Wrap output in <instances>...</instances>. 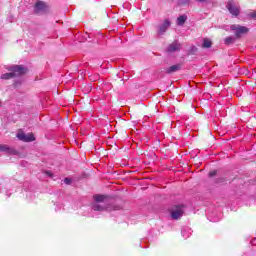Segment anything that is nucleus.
Here are the masks:
<instances>
[{
	"label": "nucleus",
	"mask_w": 256,
	"mask_h": 256,
	"mask_svg": "<svg viewBox=\"0 0 256 256\" xmlns=\"http://www.w3.org/2000/svg\"><path fill=\"white\" fill-rule=\"evenodd\" d=\"M181 235L184 237V239H189V237H191V228H183Z\"/></svg>",
	"instance_id": "16"
},
{
	"label": "nucleus",
	"mask_w": 256,
	"mask_h": 256,
	"mask_svg": "<svg viewBox=\"0 0 256 256\" xmlns=\"http://www.w3.org/2000/svg\"><path fill=\"white\" fill-rule=\"evenodd\" d=\"M94 201L95 203L92 205L93 211H119L121 209L119 205L105 203V196L103 195H95Z\"/></svg>",
	"instance_id": "1"
},
{
	"label": "nucleus",
	"mask_w": 256,
	"mask_h": 256,
	"mask_svg": "<svg viewBox=\"0 0 256 256\" xmlns=\"http://www.w3.org/2000/svg\"><path fill=\"white\" fill-rule=\"evenodd\" d=\"M35 13H39L40 11H45V3L37 2L34 7Z\"/></svg>",
	"instance_id": "14"
},
{
	"label": "nucleus",
	"mask_w": 256,
	"mask_h": 256,
	"mask_svg": "<svg viewBox=\"0 0 256 256\" xmlns=\"http://www.w3.org/2000/svg\"><path fill=\"white\" fill-rule=\"evenodd\" d=\"M45 175H47V177L53 178V173L51 171H45Z\"/></svg>",
	"instance_id": "21"
},
{
	"label": "nucleus",
	"mask_w": 256,
	"mask_h": 256,
	"mask_svg": "<svg viewBox=\"0 0 256 256\" xmlns=\"http://www.w3.org/2000/svg\"><path fill=\"white\" fill-rule=\"evenodd\" d=\"M7 71L12 72V74L15 77H21V75H25V73H27V67L23 66V65H12V66H8L6 67Z\"/></svg>",
	"instance_id": "4"
},
{
	"label": "nucleus",
	"mask_w": 256,
	"mask_h": 256,
	"mask_svg": "<svg viewBox=\"0 0 256 256\" xmlns=\"http://www.w3.org/2000/svg\"><path fill=\"white\" fill-rule=\"evenodd\" d=\"M226 9H228L229 14L233 15V17H239L241 13V6L239 5V2H235V0H228Z\"/></svg>",
	"instance_id": "3"
},
{
	"label": "nucleus",
	"mask_w": 256,
	"mask_h": 256,
	"mask_svg": "<svg viewBox=\"0 0 256 256\" xmlns=\"http://www.w3.org/2000/svg\"><path fill=\"white\" fill-rule=\"evenodd\" d=\"M169 27H171V21L168 19L164 20V22L159 25V33H166Z\"/></svg>",
	"instance_id": "12"
},
{
	"label": "nucleus",
	"mask_w": 256,
	"mask_h": 256,
	"mask_svg": "<svg viewBox=\"0 0 256 256\" xmlns=\"http://www.w3.org/2000/svg\"><path fill=\"white\" fill-rule=\"evenodd\" d=\"M250 17H252V19H256V11L250 13Z\"/></svg>",
	"instance_id": "22"
},
{
	"label": "nucleus",
	"mask_w": 256,
	"mask_h": 256,
	"mask_svg": "<svg viewBox=\"0 0 256 256\" xmlns=\"http://www.w3.org/2000/svg\"><path fill=\"white\" fill-rule=\"evenodd\" d=\"M166 51L168 53H177V51H181V44H179V42L175 41L168 45V47L166 48Z\"/></svg>",
	"instance_id": "6"
},
{
	"label": "nucleus",
	"mask_w": 256,
	"mask_h": 256,
	"mask_svg": "<svg viewBox=\"0 0 256 256\" xmlns=\"http://www.w3.org/2000/svg\"><path fill=\"white\" fill-rule=\"evenodd\" d=\"M17 137L20 141H24L25 143H31L35 139V136L33 134H25V133H19L17 134Z\"/></svg>",
	"instance_id": "7"
},
{
	"label": "nucleus",
	"mask_w": 256,
	"mask_h": 256,
	"mask_svg": "<svg viewBox=\"0 0 256 256\" xmlns=\"http://www.w3.org/2000/svg\"><path fill=\"white\" fill-rule=\"evenodd\" d=\"M213 42L209 38H203L202 47L203 49H211Z\"/></svg>",
	"instance_id": "13"
},
{
	"label": "nucleus",
	"mask_w": 256,
	"mask_h": 256,
	"mask_svg": "<svg viewBox=\"0 0 256 256\" xmlns=\"http://www.w3.org/2000/svg\"><path fill=\"white\" fill-rule=\"evenodd\" d=\"M0 105H1V102H0Z\"/></svg>",
	"instance_id": "26"
},
{
	"label": "nucleus",
	"mask_w": 256,
	"mask_h": 256,
	"mask_svg": "<svg viewBox=\"0 0 256 256\" xmlns=\"http://www.w3.org/2000/svg\"><path fill=\"white\" fill-rule=\"evenodd\" d=\"M187 206L185 204H176L173 205L170 208V216L174 221H179V219H181V217H183V215L185 214V208Z\"/></svg>",
	"instance_id": "2"
},
{
	"label": "nucleus",
	"mask_w": 256,
	"mask_h": 256,
	"mask_svg": "<svg viewBox=\"0 0 256 256\" xmlns=\"http://www.w3.org/2000/svg\"><path fill=\"white\" fill-rule=\"evenodd\" d=\"M185 21H187V16L181 15L177 18V25H185Z\"/></svg>",
	"instance_id": "18"
},
{
	"label": "nucleus",
	"mask_w": 256,
	"mask_h": 256,
	"mask_svg": "<svg viewBox=\"0 0 256 256\" xmlns=\"http://www.w3.org/2000/svg\"><path fill=\"white\" fill-rule=\"evenodd\" d=\"M91 37H93V34H89V33L75 35V39H78L79 43H85V41H91L89 40L91 39Z\"/></svg>",
	"instance_id": "8"
},
{
	"label": "nucleus",
	"mask_w": 256,
	"mask_h": 256,
	"mask_svg": "<svg viewBox=\"0 0 256 256\" xmlns=\"http://www.w3.org/2000/svg\"><path fill=\"white\" fill-rule=\"evenodd\" d=\"M0 152L7 153L8 155H15V153H17V151H15V149H13L5 144H0Z\"/></svg>",
	"instance_id": "10"
},
{
	"label": "nucleus",
	"mask_w": 256,
	"mask_h": 256,
	"mask_svg": "<svg viewBox=\"0 0 256 256\" xmlns=\"http://www.w3.org/2000/svg\"><path fill=\"white\" fill-rule=\"evenodd\" d=\"M64 183H65L66 185H71V179H70V178H65V179H64Z\"/></svg>",
	"instance_id": "20"
},
{
	"label": "nucleus",
	"mask_w": 256,
	"mask_h": 256,
	"mask_svg": "<svg viewBox=\"0 0 256 256\" xmlns=\"http://www.w3.org/2000/svg\"><path fill=\"white\" fill-rule=\"evenodd\" d=\"M223 31H235L236 33H249V28L241 26L239 24H233L231 26H222Z\"/></svg>",
	"instance_id": "5"
},
{
	"label": "nucleus",
	"mask_w": 256,
	"mask_h": 256,
	"mask_svg": "<svg viewBox=\"0 0 256 256\" xmlns=\"http://www.w3.org/2000/svg\"><path fill=\"white\" fill-rule=\"evenodd\" d=\"M191 5V0H178L177 7H189Z\"/></svg>",
	"instance_id": "17"
},
{
	"label": "nucleus",
	"mask_w": 256,
	"mask_h": 256,
	"mask_svg": "<svg viewBox=\"0 0 256 256\" xmlns=\"http://www.w3.org/2000/svg\"><path fill=\"white\" fill-rule=\"evenodd\" d=\"M198 3H205L206 0H196Z\"/></svg>",
	"instance_id": "25"
},
{
	"label": "nucleus",
	"mask_w": 256,
	"mask_h": 256,
	"mask_svg": "<svg viewBox=\"0 0 256 256\" xmlns=\"http://www.w3.org/2000/svg\"><path fill=\"white\" fill-rule=\"evenodd\" d=\"M217 175V170H213L209 173V177H215Z\"/></svg>",
	"instance_id": "19"
},
{
	"label": "nucleus",
	"mask_w": 256,
	"mask_h": 256,
	"mask_svg": "<svg viewBox=\"0 0 256 256\" xmlns=\"http://www.w3.org/2000/svg\"><path fill=\"white\" fill-rule=\"evenodd\" d=\"M0 79H3L4 81H9V79H15V76L13 75V72L9 71V73L2 74Z\"/></svg>",
	"instance_id": "15"
},
{
	"label": "nucleus",
	"mask_w": 256,
	"mask_h": 256,
	"mask_svg": "<svg viewBox=\"0 0 256 256\" xmlns=\"http://www.w3.org/2000/svg\"><path fill=\"white\" fill-rule=\"evenodd\" d=\"M195 51H197V47L192 46V47H191V52H192V53H195Z\"/></svg>",
	"instance_id": "23"
},
{
	"label": "nucleus",
	"mask_w": 256,
	"mask_h": 256,
	"mask_svg": "<svg viewBox=\"0 0 256 256\" xmlns=\"http://www.w3.org/2000/svg\"><path fill=\"white\" fill-rule=\"evenodd\" d=\"M237 39H241V33H236L234 36H230L224 39L225 45H233Z\"/></svg>",
	"instance_id": "11"
},
{
	"label": "nucleus",
	"mask_w": 256,
	"mask_h": 256,
	"mask_svg": "<svg viewBox=\"0 0 256 256\" xmlns=\"http://www.w3.org/2000/svg\"><path fill=\"white\" fill-rule=\"evenodd\" d=\"M251 245H256V238L251 241Z\"/></svg>",
	"instance_id": "24"
},
{
	"label": "nucleus",
	"mask_w": 256,
	"mask_h": 256,
	"mask_svg": "<svg viewBox=\"0 0 256 256\" xmlns=\"http://www.w3.org/2000/svg\"><path fill=\"white\" fill-rule=\"evenodd\" d=\"M183 65L182 64H175L165 69V73L167 75H171L173 73H177V71H181Z\"/></svg>",
	"instance_id": "9"
}]
</instances>
